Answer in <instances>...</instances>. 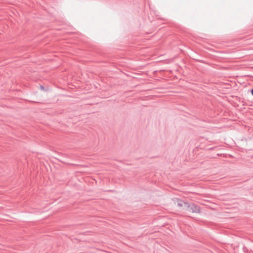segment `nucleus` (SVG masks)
Returning <instances> with one entry per match:
<instances>
[{
	"instance_id": "nucleus-2",
	"label": "nucleus",
	"mask_w": 253,
	"mask_h": 253,
	"mask_svg": "<svg viewBox=\"0 0 253 253\" xmlns=\"http://www.w3.org/2000/svg\"><path fill=\"white\" fill-rule=\"evenodd\" d=\"M176 202L177 204L179 207H182L183 205L185 206V203H186L185 202H184L182 201H181L178 199H176Z\"/></svg>"
},
{
	"instance_id": "nucleus-3",
	"label": "nucleus",
	"mask_w": 253,
	"mask_h": 253,
	"mask_svg": "<svg viewBox=\"0 0 253 253\" xmlns=\"http://www.w3.org/2000/svg\"><path fill=\"white\" fill-rule=\"evenodd\" d=\"M252 94L253 95V88L251 90Z\"/></svg>"
},
{
	"instance_id": "nucleus-1",
	"label": "nucleus",
	"mask_w": 253,
	"mask_h": 253,
	"mask_svg": "<svg viewBox=\"0 0 253 253\" xmlns=\"http://www.w3.org/2000/svg\"><path fill=\"white\" fill-rule=\"evenodd\" d=\"M185 207L187 209V210L191 211L192 212H200V207L194 204H189L188 203H185Z\"/></svg>"
},
{
	"instance_id": "nucleus-4",
	"label": "nucleus",
	"mask_w": 253,
	"mask_h": 253,
	"mask_svg": "<svg viewBox=\"0 0 253 253\" xmlns=\"http://www.w3.org/2000/svg\"><path fill=\"white\" fill-rule=\"evenodd\" d=\"M41 88L42 89H44V87L43 86H41Z\"/></svg>"
}]
</instances>
